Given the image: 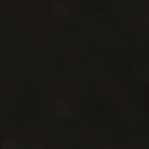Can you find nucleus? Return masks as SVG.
Wrapping results in <instances>:
<instances>
[{
    "label": "nucleus",
    "instance_id": "obj_1",
    "mask_svg": "<svg viewBox=\"0 0 149 149\" xmlns=\"http://www.w3.org/2000/svg\"><path fill=\"white\" fill-rule=\"evenodd\" d=\"M138 37H149L138 36Z\"/></svg>",
    "mask_w": 149,
    "mask_h": 149
}]
</instances>
